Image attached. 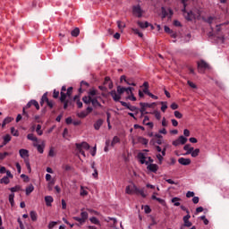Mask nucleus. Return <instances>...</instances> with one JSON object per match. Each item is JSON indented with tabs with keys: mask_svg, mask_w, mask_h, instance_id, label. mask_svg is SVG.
I'll use <instances>...</instances> for the list:
<instances>
[{
	"mask_svg": "<svg viewBox=\"0 0 229 229\" xmlns=\"http://www.w3.org/2000/svg\"><path fill=\"white\" fill-rule=\"evenodd\" d=\"M25 165H26L29 173H31V165H30V160L25 159Z\"/></svg>",
	"mask_w": 229,
	"mask_h": 229,
	"instance_id": "nucleus-57",
	"label": "nucleus"
},
{
	"mask_svg": "<svg viewBox=\"0 0 229 229\" xmlns=\"http://www.w3.org/2000/svg\"><path fill=\"white\" fill-rule=\"evenodd\" d=\"M137 24L138 26H140V28H141V30H144L149 27V22L148 21H138Z\"/></svg>",
	"mask_w": 229,
	"mask_h": 229,
	"instance_id": "nucleus-24",
	"label": "nucleus"
},
{
	"mask_svg": "<svg viewBox=\"0 0 229 229\" xmlns=\"http://www.w3.org/2000/svg\"><path fill=\"white\" fill-rule=\"evenodd\" d=\"M132 13L134 15H136V17H139V19H140V17H142V8H140V5H135L132 7Z\"/></svg>",
	"mask_w": 229,
	"mask_h": 229,
	"instance_id": "nucleus-9",
	"label": "nucleus"
},
{
	"mask_svg": "<svg viewBox=\"0 0 229 229\" xmlns=\"http://www.w3.org/2000/svg\"><path fill=\"white\" fill-rule=\"evenodd\" d=\"M47 103V106H49V108H53V106H55V102L53 100H49V98H47V93L43 94L41 100H40V106H44V104Z\"/></svg>",
	"mask_w": 229,
	"mask_h": 229,
	"instance_id": "nucleus-5",
	"label": "nucleus"
},
{
	"mask_svg": "<svg viewBox=\"0 0 229 229\" xmlns=\"http://www.w3.org/2000/svg\"><path fill=\"white\" fill-rule=\"evenodd\" d=\"M13 120V118H12V117H10V116L6 117V118L4 120L3 123H2V128H4V125H5V124H10V123H12Z\"/></svg>",
	"mask_w": 229,
	"mask_h": 229,
	"instance_id": "nucleus-34",
	"label": "nucleus"
},
{
	"mask_svg": "<svg viewBox=\"0 0 229 229\" xmlns=\"http://www.w3.org/2000/svg\"><path fill=\"white\" fill-rule=\"evenodd\" d=\"M144 212L145 214H151V208H149V206H145Z\"/></svg>",
	"mask_w": 229,
	"mask_h": 229,
	"instance_id": "nucleus-61",
	"label": "nucleus"
},
{
	"mask_svg": "<svg viewBox=\"0 0 229 229\" xmlns=\"http://www.w3.org/2000/svg\"><path fill=\"white\" fill-rule=\"evenodd\" d=\"M182 4H183L182 12L186 21H192V19H194V13H192V11H190L188 13L185 11V8H187V0H182Z\"/></svg>",
	"mask_w": 229,
	"mask_h": 229,
	"instance_id": "nucleus-4",
	"label": "nucleus"
},
{
	"mask_svg": "<svg viewBox=\"0 0 229 229\" xmlns=\"http://www.w3.org/2000/svg\"><path fill=\"white\" fill-rule=\"evenodd\" d=\"M15 198V194L12 193L9 195V203H11V205H13V199Z\"/></svg>",
	"mask_w": 229,
	"mask_h": 229,
	"instance_id": "nucleus-60",
	"label": "nucleus"
},
{
	"mask_svg": "<svg viewBox=\"0 0 229 229\" xmlns=\"http://www.w3.org/2000/svg\"><path fill=\"white\" fill-rule=\"evenodd\" d=\"M117 26H118L119 30H124V27H125L124 23L120 21H117Z\"/></svg>",
	"mask_w": 229,
	"mask_h": 229,
	"instance_id": "nucleus-58",
	"label": "nucleus"
},
{
	"mask_svg": "<svg viewBox=\"0 0 229 229\" xmlns=\"http://www.w3.org/2000/svg\"><path fill=\"white\" fill-rule=\"evenodd\" d=\"M147 169L150 171V173H157V171H158V165L157 164H149Z\"/></svg>",
	"mask_w": 229,
	"mask_h": 229,
	"instance_id": "nucleus-17",
	"label": "nucleus"
},
{
	"mask_svg": "<svg viewBox=\"0 0 229 229\" xmlns=\"http://www.w3.org/2000/svg\"><path fill=\"white\" fill-rule=\"evenodd\" d=\"M98 99H101V96H99V91L96 89H90L88 92V96H84L82 98V101L85 105H90L91 103L94 108L102 106Z\"/></svg>",
	"mask_w": 229,
	"mask_h": 229,
	"instance_id": "nucleus-1",
	"label": "nucleus"
},
{
	"mask_svg": "<svg viewBox=\"0 0 229 229\" xmlns=\"http://www.w3.org/2000/svg\"><path fill=\"white\" fill-rule=\"evenodd\" d=\"M157 158L158 160V164L162 165V162L164 161V156L162 154H157Z\"/></svg>",
	"mask_w": 229,
	"mask_h": 229,
	"instance_id": "nucleus-55",
	"label": "nucleus"
},
{
	"mask_svg": "<svg viewBox=\"0 0 229 229\" xmlns=\"http://www.w3.org/2000/svg\"><path fill=\"white\" fill-rule=\"evenodd\" d=\"M53 201H55V199H53L52 196H46L45 197V202L47 207H51Z\"/></svg>",
	"mask_w": 229,
	"mask_h": 229,
	"instance_id": "nucleus-22",
	"label": "nucleus"
},
{
	"mask_svg": "<svg viewBox=\"0 0 229 229\" xmlns=\"http://www.w3.org/2000/svg\"><path fill=\"white\" fill-rule=\"evenodd\" d=\"M138 158H139L140 164H146V165H148V162L146 161V156L144 155V153L140 152L138 154Z\"/></svg>",
	"mask_w": 229,
	"mask_h": 229,
	"instance_id": "nucleus-19",
	"label": "nucleus"
},
{
	"mask_svg": "<svg viewBox=\"0 0 229 229\" xmlns=\"http://www.w3.org/2000/svg\"><path fill=\"white\" fill-rule=\"evenodd\" d=\"M58 225V222L51 221L48 224V229H54Z\"/></svg>",
	"mask_w": 229,
	"mask_h": 229,
	"instance_id": "nucleus-49",
	"label": "nucleus"
},
{
	"mask_svg": "<svg viewBox=\"0 0 229 229\" xmlns=\"http://www.w3.org/2000/svg\"><path fill=\"white\" fill-rule=\"evenodd\" d=\"M214 21H216V17H214V16H209V17L206 20V22H208V24H212V22H214Z\"/></svg>",
	"mask_w": 229,
	"mask_h": 229,
	"instance_id": "nucleus-54",
	"label": "nucleus"
},
{
	"mask_svg": "<svg viewBox=\"0 0 229 229\" xmlns=\"http://www.w3.org/2000/svg\"><path fill=\"white\" fill-rule=\"evenodd\" d=\"M161 15H162V19H165V17H168L169 19H171L173 17V10L172 9L165 10V7H162Z\"/></svg>",
	"mask_w": 229,
	"mask_h": 229,
	"instance_id": "nucleus-7",
	"label": "nucleus"
},
{
	"mask_svg": "<svg viewBox=\"0 0 229 229\" xmlns=\"http://www.w3.org/2000/svg\"><path fill=\"white\" fill-rule=\"evenodd\" d=\"M111 97L113 98L114 101H121V95L119 93H117V91L115 90H112L110 92Z\"/></svg>",
	"mask_w": 229,
	"mask_h": 229,
	"instance_id": "nucleus-18",
	"label": "nucleus"
},
{
	"mask_svg": "<svg viewBox=\"0 0 229 229\" xmlns=\"http://www.w3.org/2000/svg\"><path fill=\"white\" fill-rule=\"evenodd\" d=\"M140 112L141 114L140 117H142L144 115V114H148V112H146V108L144 106H140Z\"/></svg>",
	"mask_w": 229,
	"mask_h": 229,
	"instance_id": "nucleus-62",
	"label": "nucleus"
},
{
	"mask_svg": "<svg viewBox=\"0 0 229 229\" xmlns=\"http://www.w3.org/2000/svg\"><path fill=\"white\" fill-rule=\"evenodd\" d=\"M182 200L181 198L174 197L172 199V203H174V207H180V201Z\"/></svg>",
	"mask_w": 229,
	"mask_h": 229,
	"instance_id": "nucleus-31",
	"label": "nucleus"
},
{
	"mask_svg": "<svg viewBox=\"0 0 229 229\" xmlns=\"http://www.w3.org/2000/svg\"><path fill=\"white\" fill-rule=\"evenodd\" d=\"M33 191H35V187L33 186V184H30L27 188H26V194L27 196H30V194L31 192H33Z\"/></svg>",
	"mask_w": 229,
	"mask_h": 229,
	"instance_id": "nucleus-32",
	"label": "nucleus"
},
{
	"mask_svg": "<svg viewBox=\"0 0 229 229\" xmlns=\"http://www.w3.org/2000/svg\"><path fill=\"white\" fill-rule=\"evenodd\" d=\"M65 92H67V87L63 86L61 89V98H60V101L62 103H64V101H65V99H67V95L65 94Z\"/></svg>",
	"mask_w": 229,
	"mask_h": 229,
	"instance_id": "nucleus-14",
	"label": "nucleus"
},
{
	"mask_svg": "<svg viewBox=\"0 0 229 229\" xmlns=\"http://www.w3.org/2000/svg\"><path fill=\"white\" fill-rule=\"evenodd\" d=\"M19 153H20V157H21V158L26 159V158H28V157H30V151H29L28 149L21 148V149L19 150Z\"/></svg>",
	"mask_w": 229,
	"mask_h": 229,
	"instance_id": "nucleus-15",
	"label": "nucleus"
},
{
	"mask_svg": "<svg viewBox=\"0 0 229 229\" xmlns=\"http://www.w3.org/2000/svg\"><path fill=\"white\" fill-rule=\"evenodd\" d=\"M0 183H4V185H8V183H10V178H8V176H4L0 180Z\"/></svg>",
	"mask_w": 229,
	"mask_h": 229,
	"instance_id": "nucleus-37",
	"label": "nucleus"
},
{
	"mask_svg": "<svg viewBox=\"0 0 229 229\" xmlns=\"http://www.w3.org/2000/svg\"><path fill=\"white\" fill-rule=\"evenodd\" d=\"M205 69H208V64L205 63V61H199L198 63L199 72H203Z\"/></svg>",
	"mask_w": 229,
	"mask_h": 229,
	"instance_id": "nucleus-11",
	"label": "nucleus"
},
{
	"mask_svg": "<svg viewBox=\"0 0 229 229\" xmlns=\"http://www.w3.org/2000/svg\"><path fill=\"white\" fill-rule=\"evenodd\" d=\"M27 139L29 140H32V142H38V138H37V136H35L33 133L28 134Z\"/></svg>",
	"mask_w": 229,
	"mask_h": 229,
	"instance_id": "nucleus-26",
	"label": "nucleus"
},
{
	"mask_svg": "<svg viewBox=\"0 0 229 229\" xmlns=\"http://www.w3.org/2000/svg\"><path fill=\"white\" fill-rule=\"evenodd\" d=\"M46 148V143L44 141H42L41 144H39L38 147H37V149L38 151V153H40L42 155V153H44V148Z\"/></svg>",
	"mask_w": 229,
	"mask_h": 229,
	"instance_id": "nucleus-30",
	"label": "nucleus"
},
{
	"mask_svg": "<svg viewBox=\"0 0 229 229\" xmlns=\"http://www.w3.org/2000/svg\"><path fill=\"white\" fill-rule=\"evenodd\" d=\"M88 219H89V213L87 211H83V209H81V217L80 216L72 217V220L77 221V223H79V225H85V223H87Z\"/></svg>",
	"mask_w": 229,
	"mask_h": 229,
	"instance_id": "nucleus-3",
	"label": "nucleus"
},
{
	"mask_svg": "<svg viewBox=\"0 0 229 229\" xmlns=\"http://www.w3.org/2000/svg\"><path fill=\"white\" fill-rule=\"evenodd\" d=\"M36 131L38 135H43L44 131H42V125L38 124L36 128Z\"/></svg>",
	"mask_w": 229,
	"mask_h": 229,
	"instance_id": "nucleus-44",
	"label": "nucleus"
},
{
	"mask_svg": "<svg viewBox=\"0 0 229 229\" xmlns=\"http://www.w3.org/2000/svg\"><path fill=\"white\" fill-rule=\"evenodd\" d=\"M188 85L191 88V89H197L198 87L196 86V84H194V82L188 81H187Z\"/></svg>",
	"mask_w": 229,
	"mask_h": 229,
	"instance_id": "nucleus-63",
	"label": "nucleus"
},
{
	"mask_svg": "<svg viewBox=\"0 0 229 229\" xmlns=\"http://www.w3.org/2000/svg\"><path fill=\"white\" fill-rule=\"evenodd\" d=\"M133 90H135V89L131 87L125 88V92L128 96H131V94H133Z\"/></svg>",
	"mask_w": 229,
	"mask_h": 229,
	"instance_id": "nucleus-43",
	"label": "nucleus"
},
{
	"mask_svg": "<svg viewBox=\"0 0 229 229\" xmlns=\"http://www.w3.org/2000/svg\"><path fill=\"white\" fill-rule=\"evenodd\" d=\"M143 94H147V96H149V94H151V92H149V84L148 83V81H145L143 83Z\"/></svg>",
	"mask_w": 229,
	"mask_h": 229,
	"instance_id": "nucleus-23",
	"label": "nucleus"
},
{
	"mask_svg": "<svg viewBox=\"0 0 229 229\" xmlns=\"http://www.w3.org/2000/svg\"><path fill=\"white\" fill-rule=\"evenodd\" d=\"M72 37H78L80 35V28H75L71 32Z\"/></svg>",
	"mask_w": 229,
	"mask_h": 229,
	"instance_id": "nucleus-38",
	"label": "nucleus"
},
{
	"mask_svg": "<svg viewBox=\"0 0 229 229\" xmlns=\"http://www.w3.org/2000/svg\"><path fill=\"white\" fill-rule=\"evenodd\" d=\"M103 126V120L98 119L95 123H94V129L95 130H99Z\"/></svg>",
	"mask_w": 229,
	"mask_h": 229,
	"instance_id": "nucleus-29",
	"label": "nucleus"
},
{
	"mask_svg": "<svg viewBox=\"0 0 229 229\" xmlns=\"http://www.w3.org/2000/svg\"><path fill=\"white\" fill-rule=\"evenodd\" d=\"M122 106H125V108H128L131 112H135L136 114H139V108L137 106H131L124 101H120Z\"/></svg>",
	"mask_w": 229,
	"mask_h": 229,
	"instance_id": "nucleus-8",
	"label": "nucleus"
},
{
	"mask_svg": "<svg viewBox=\"0 0 229 229\" xmlns=\"http://www.w3.org/2000/svg\"><path fill=\"white\" fill-rule=\"evenodd\" d=\"M132 189H134V194H140L141 198H147L148 194L144 192V188L139 189L137 185L133 184Z\"/></svg>",
	"mask_w": 229,
	"mask_h": 229,
	"instance_id": "nucleus-10",
	"label": "nucleus"
},
{
	"mask_svg": "<svg viewBox=\"0 0 229 229\" xmlns=\"http://www.w3.org/2000/svg\"><path fill=\"white\" fill-rule=\"evenodd\" d=\"M90 223L92 225H97L98 226H101V222H99V219H98L96 216H92L89 218Z\"/></svg>",
	"mask_w": 229,
	"mask_h": 229,
	"instance_id": "nucleus-25",
	"label": "nucleus"
},
{
	"mask_svg": "<svg viewBox=\"0 0 229 229\" xmlns=\"http://www.w3.org/2000/svg\"><path fill=\"white\" fill-rule=\"evenodd\" d=\"M190 219H191V215L190 214H187L182 218V221L184 223V226H186L187 228H191V226H192V222L189 221Z\"/></svg>",
	"mask_w": 229,
	"mask_h": 229,
	"instance_id": "nucleus-12",
	"label": "nucleus"
},
{
	"mask_svg": "<svg viewBox=\"0 0 229 229\" xmlns=\"http://www.w3.org/2000/svg\"><path fill=\"white\" fill-rule=\"evenodd\" d=\"M4 141H3V146H6L10 140H12V136L10 134H6L5 136L3 137Z\"/></svg>",
	"mask_w": 229,
	"mask_h": 229,
	"instance_id": "nucleus-27",
	"label": "nucleus"
},
{
	"mask_svg": "<svg viewBox=\"0 0 229 229\" xmlns=\"http://www.w3.org/2000/svg\"><path fill=\"white\" fill-rule=\"evenodd\" d=\"M177 140H179V143H181L182 145L187 143V138H185L184 136H180Z\"/></svg>",
	"mask_w": 229,
	"mask_h": 229,
	"instance_id": "nucleus-41",
	"label": "nucleus"
},
{
	"mask_svg": "<svg viewBox=\"0 0 229 229\" xmlns=\"http://www.w3.org/2000/svg\"><path fill=\"white\" fill-rule=\"evenodd\" d=\"M174 117H176V119H182L183 117V114H182V113H180V111H174Z\"/></svg>",
	"mask_w": 229,
	"mask_h": 229,
	"instance_id": "nucleus-52",
	"label": "nucleus"
},
{
	"mask_svg": "<svg viewBox=\"0 0 229 229\" xmlns=\"http://www.w3.org/2000/svg\"><path fill=\"white\" fill-rule=\"evenodd\" d=\"M153 105H155V103L153 104H148V103H140V106H143V108H152Z\"/></svg>",
	"mask_w": 229,
	"mask_h": 229,
	"instance_id": "nucleus-40",
	"label": "nucleus"
},
{
	"mask_svg": "<svg viewBox=\"0 0 229 229\" xmlns=\"http://www.w3.org/2000/svg\"><path fill=\"white\" fill-rule=\"evenodd\" d=\"M153 114L155 115L156 119H157V121H160L162 119V114H160V112L154 111Z\"/></svg>",
	"mask_w": 229,
	"mask_h": 229,
	"instance_id": "nucleus-48",
	"label": "nucleus"
},
{
	"mask_svg": "<svg viewBox=\"0 0 229 229\" xmlns=\"http://www.w3.org/2000/svg\"><path fill=\"white\" fill-rule=\"evenodd\" d=\"M134 184L128 185L125 188L126 194H135V188H133Z\"/></svg>",
	"mask_w": 229,
	"mask_h": 229,
	"instance_id": "nucleus-21",
	"label": "nucleus"
},
{
	"mask_svg": "<svg viewBox=\"0 0 229 229\" xmlns=\"http://www.w3.org/2000/svg\"><path fill=\"white\" fill-rule=\"evenodd\" d=\"M65 95H66V98H71V96H72V87H69L67 89Z\"/></svg>",
	"mask_w": 229,
	"mask_h": 229,
	"instance_id": "nucleus-50",
	"label": "nucleus"
},
{
	"mask_svg": "<svg viewBox=\"0 0 229 229\" xmlns=\"http://www.w3.org/2000/svg\"><path fill=\"white\" fill-rule=\"evenodd\" d=\"M193 158H196L198 155H199V148H193V150L190 154Z\"/></svg>",
	"mask_w": 229,
	"mask_h": 229,
	"instance_id": "nucleus-36",
	"label": "nucleus"
},
{
	"mask_svg": "<svg viewBox=\"0 0 229 229\" xmlns=\"http://www.w3.org/2000/svg\"><path fill=\"white\" fill-rule=\"evenodd\" d=\"M133 33H135V35L140 36V38L144 37V34H142V32L139 31V29H132Z\"/></svg>",
	"mask_w": 229,
	"mask_h": 229,
	"instance_id": "nucleus-56",
	"label": "nucleus"
},
{
	"mask_svg": "<svg viewBox=\"0 0 229 229\" xmlns=\"http://www.w3.org/2000/svg\"><path fill=\"white\" fill-rule=\"evenodd\" d=\"M88 115H89V113H87V111H82L78 114V117H81V119L87 117Z\"/></svg>",
	"mask_w": 229,
	"mask_h": 229,
	"instance_id": "nucleus-47",
	"label": "nucleus"
},
{
	"mask_svg": "<svg viewBox=\"0 0 229 229\" xmlns=\"http://www.w3.org/2000/svg\"><path fill=\"white\" fill-rule=\"evenodd\" d=\"M48 157H55V148H50V150L48 152Z\"/></svg>",
	"mask_w": 229,
	"mask_h": 229,
	"instance_id": "nucleus-64",
	"label": "nucleus"
},
{
	"mask_svg": "<svg viewBox=\"0 0 229 229\" xmlns=\"http://www.w3.org/2000/svg\"><path fill=\"white\" fill-rule=\"evenodd\" d=\"M30 216L31 221H37L38 219V215L35 211H30Z\"/></svg>",
	"mask_w": 229,
	"mask_h": 229,
	"instance_id": "nucleus-35",
	"label": "nucleus"
},
{
	"mask_svg": "<svg viewBox=\"0 0 229 229\" xmlns=\"http://www.w3.org/2000/svg\"><path fill=\"white\" fill-rule=\"evenodd\" d=\"M119 142H121V139L118 136H114L111 142L112 148H114V146H115V144H119Z\"/></svg>",
	"mask_w": 229,
	"mask_h": 229,
	"instance_id": "nucleus-33",
	"label": "nucleus"
},
{
	"mask_svg": "<svg viewBox=\"0 0 229 229\" xmlns=\"http://www.w3.org/2000/svg\"><path fill=\"white\" fill-rule=\"evenodd\" d=\"M125 83H127V85H131V87H137V83H135V81H133V79H127Z\"/></svg>",
	"mask_w": 229,
	"mask_h": 229,
	"instance_id": "nucleus-39",
	"label": "nucleus"
},
{
	"mask_svg": "<svg viewBox=\"0 0 229 229\" xmlns=\"http://www.w3.org/2000/svg\"><path fill=\"white\" fill-rule=\"evenodd\" d=\"M32 106H35L36 109L40 110V105H38V102L35 99H32L28 102L25 107H23V114H25V115H28L26 113V108H31Z\"/></svg>",
	"mask_w": 229,
	"mask_h": 229,
	"instance_id": "nucleus-6",
	"label": "nucleus"
},
{
	"mask_svg": "<svg viewBox=\"0 0 229 229\" xmlns=\"http://www.w3.org/2000/svg\"><path fill=\"white\" fill-rule=\"evenodd\" d=\"M87 194H89V191L83 189V187H81V196H87Z\"/></svg>",
	"mask_w": 229,
	"mask_h": 229,
	"instance_id": "nucleus-59",
	"label": "nucleus"
},
{
	"mask_svg": "<svg viewBox=\"0 0 229 229\" xmlns=\"http://www.w3.org/2000/svg\"><path fill=\"white\" fill-rule=\"evenodd\" d=\"M106 223H110V221H113L114 223V226H115V225H117V219L114 218V217H107V219H106Z\"/></svg>",
	"mask_w": 229,
	"mask_h": 229,
	"instance_id": "nucleus-51",
	"label": "nucleus"
},
{
	"mask_svg": "<svg viewBox=\"0 0 229 229\" xmlns=\"http://www.w3.org/2000/svg\"><path fill=\"white\" fill-rule=\"evenodd\" d=\"M178 162L181 165H191V158L180 157Z\"/></svg>",
	"mask_w": 229,
	"mask_h": 229,
	"instance_id": "nucleus-16",
	"label": "nucleus"
},
{
	"mask_svg": "<svg viewBox=\"0 0 229 229\" xmlns=\"http://www.w3.org/2000/svg\"><path fill=\"white\" fill-rule=\"evenodd\" d=\"M125 90H126V88L124 87H121V86L117 87V93H119L120 96L124 94Z\"/></svg>",
	"mask_w": 229,
	"mask_h": 229,
	"instance_id": "nucleus-42",
	"label": "nucleus"
},
{
	"mask_svg": "<svg viewBox=\"0 0 229 229\" xmlns=\"http://www.w3.org/2000/svg\"><path fill=\"white\" fill-rule=\"evenodd\" d=\"M11 133L13 137H19V131L15 130V127L11 128Z\"/></svg>",
	"mask_w": 229,
	"mask_h": 229,
	"instance_id": "nucleus-46",
	"label": "nucleus"
},
{
	"mask_svg": "<svg viewBox=\"0 0 229 229\" xmlns=\"http://www.w3.org/2000/svg\"><path fill=\"white\" fill-rule=\"evenodd\" d=\"M76 150L77 153H80V155H82V157H86L87 156L85 155V151L83 149H85L86 151H89V149H90V145H89V143L87 142H82V143H76Z\"/></svg>",
	"mask_w": 229,
	"mask_h": 229,
	"instance_id": "nucleus-2",
	"label": "nucleus"
},
{
	"mask_svg": "<svg viewBox=\"0 0 229 229\" xmlns=\"http://www.w3.org/2000/svg\"><path fill=\"white\" fill-rule=\"evenodd\" d=\"M161 111L165 112L167 110V102H161Z\"/></svg>",
	"mask_w": 229,
	"mask_h": 229,
	"instance_id": "nucleus-53",
	"label": "nucleus"
},
{
	"mask_svg": "<svg viewBox=\"0 0 229 229\" xmlns=\"http://www.w3.org/2000/svg\"><path fill=\"white\" fill-rule=\"evenodd\" d=\"M73 99H74V101H76V105H77L78 108L83 107V103L81 101H80V97L78 95H76Z\"/></svg>",
	"mask_w": 229,
	"mask_h": 229,
	"instance_id": "nucleus-28",
	"label": "nucleus"
},
{
	"mask_svg": "<svg viewBox=\"0 0 229 229\" xmlns=\"http://www.w3.org/2000/svg\"><path fill=\"white\" fill-rule=\"evenodd\" d=\"M9 155L10 153L8 152H0V160H4Z\"/></svg>",
	"mask_w": 229,
	"mask_h": 229,
	"instance_id": "nucleus-45",
	"label": "nucleus"
},
{
	"mask_svg": "<svg viewBox=\"0 0 229 229\" xmlns=\"http://www.w3.org/2000/svg\"><path fill=\"white\" fill-rule=\"evenodd\" d=\"M148 121H149V116H148V115L144 116L143 124L145 126H148V128H150V130H153V127L155 126V124L153 123V122H148Z\"/></svg>",
	"mask_w": 229,
	"mask_h": 229,
	"instance_id": "nucleus-13",
	"label": "nucleus"
},
{
	"mask_svg": "<svg viewBox=\"0 0 229 229\" xmlns=\"http://www.w3.org/2000/svg\"><path fill=\"white\" fill-rule=\"evenodd\" d=\"M184 151H186L185 155H191L192 151H194V148L191 146V144H186L183 147Z\"/></svg>",
	"mask_w": 229,
	"mask_h": 229,
	"instance_id": "nucleus-20",
	"label": "nucleus"
}]
</instances>
